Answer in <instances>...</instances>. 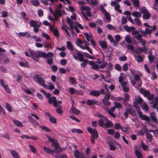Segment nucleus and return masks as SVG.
<instances>
[{
    "instance_id": "6e6552de",
    "label": "nucleus",
    "mask_w": 158,
    "mask_h": 158,
    "mask_svg": "<svg viewBox=\"0 0 158 158\" xmlns=\"http://www.w3.org/2000/svg\"><path fill=\"white\" fill-rule=\"evenodd\" d=\"M80 10L83 12L84 11H86L85 14L89 17H91L92 15V14L90 11L91 8L89 7L86 6H80Z\"/></svg>"
},
{
    "instance_id": "0e129e2a",
    "label": "nucleus",
    "mask_w": 158,
    "mask_h": 158,
    "mask_svg": "<svg viewBox=\"0 0 158 158\" xmlns=\"http://www.w3.org/2000/svg\"><path fill=\"white\" fill-rule=\"evenodd\" d=\"M115 69L117 70L121 71L122 69V68L121 66L118 64H116L115 65Z\"/></svg>"
},
{
    "instance_id": "a18cd8bd",
    "label": "nucleus",
    "mask_w": 158,
    "mask_h": 158,
    "mask_svg": "<svg viewBox=\"0 0 158 158\" xmlns=\"http://www.w3.org/2000/svg\"><path fill=\"white\" fill-rule=\"evenodd\" d=\"M31 3L34 6H37L40 5V2L38 0H34L31 2Z\"/></svg>"
},
{
    "instance_id": "680f3d73",
    "label": "nucleus",
    "mask_w": 158,
    "mask_h": 158,
    "mask_svg": "<svg viewBox=\"0 0 158 158\" xmlns=\"http://www.w3.org/2000/svg\"><path fill=\"white\" fill-rule=\"evenodd\" d=\"M55 157L56 158H67V156L65 154L60 155H57Z\"/></svg>"
},
{
    "instance_id": "f257e3e1",
    "label": "nucleus",
    "mask_w": 158,
    "mask_h": 158,
    "mask_svg": "<svg viewBox=\"0 0 158 158\" xmlns=\"http://www.w3.org/2000/svg\"><path fill=\"white\" fill-rule=\"evenodd\" d=\"M29 51L32 56V59L36 61L39 60V57H43L46 59L47 57H53L54 55L53 53L52 52L46 53L44 52L38 51L36 52L31 49H29Z\"/></svg>"
},
{
    "instance_id": "c756f323",
    "label": "nucleus",
    "mask_w": 158,
    "mask_h": 158,
    "mask_svg": "<svg viewBox=\"0 0 158 158\" xmlns=\"http://www.w3.org/2000/svg\"><path fill=\"white\" fill-rule=\"evenodd\" d=\"M127 84V82L126 81H124L121 83V85L125 92H127L129 90V88L126 86Z\"/></svg>"
},
{
    "instance_id": "bb28decb",
    "label": "nucleus",
    "mask_w": 158,
    "mask_h": 158,
    "mask_svg": "<svg viewBox=\"0 0 158 158\" xmlns=\"http://www.w3.org/2000/svg\"><path fill=\"white\" fill-rule=\"evenodd\" d=\"M66 47L71 51H73L74 50V48L71 43L69 41L66 42Z\"/></svg>"
},
{
    "instance_id": "8fccbe9b",
    "label": "nucleus",
    "mask_w": 158,
    "mask_h": 158,
    "mask_svg": "<svg viewBox=\"0 0 158 158\" xmlns=\"http://www.w3.org/2000/svg\"><path fill=\"white\" fill-rule=\"evenodd\" d=\"M52 57H47V62L49 64L51 65L53 64V59L52 58Z\"/></svg>"
},
{
    "instance_id": "3c124183",
    "label": "nucleus",
    "mask_w": 158,
    "mask_h": 158,
    "mask_svg": "<svg viewBox=\"0 0 158 158\" xmlns=\"http://www.w3.org/2000/svg\"><path fill=\"white\" fill-rule=\"evenodd\" d=\"M83 55L89 58V59H94V57L90 55L89 54L87 53L84 52L83 53Z\"/></svg>"
},
{
    "instance_id": "09e8293b",
    "label": "nucleus",
    "mask_w": 158,
    "mask_h": 158,
    "mask_svg": "<svg viewBox=\"0 0 158 158\" xmlns=\"http://www.w3.org/2000/svg\"><path fill=\"white\" fill-rule=\"evenodd\" d=\"M73 133L76 132L77 134H81L83 133V131L80 129H73L71 130Z\"/></svg>"
},
{
    "instance_id": "4be33fe9",
    "label": "nucleus",
    "mask_w": 158,
    "mask_h": 158,
    "mask_svg": "<svg viewBox=\"0 0 158 158\" xmlns=\"http://www.w3.org/2000/svg\"><path fill=\"white\" fill-rule=\"evenodd\" d=\"M79 27V28L81 29H82L83 28V26L80 24L79 23H76L75 24L74 26V28H75V31L77 33H79L80 31L79 29L77 28V27Z\"/></svg>"
},
{
    "instance_id": "a19ab883",
    "label": "nucleus",
    "mask_w": 158,
    "mask_h": 158,
    "mask_svg": "<svg viewBox=\"0 0 158 158\" xmlns=\"http://www.w3.org/2000/svg\"><path fill=\"white\" fill-rule=\"evenodd\" d=\"M134 56L136 60L138 62H141L143 60V57L141 56L138 55L136 56L135 55H134Z\"/></svg>"
},
{
    "instance_id": "13d9d810",
    "label": "nucleus",
    "mask_w": 158,
    "mask_h": 158,
    "mask_svg": "<svg viewBox=\"0 0 158 158\" xmlns=\"http://www.w3.org/2000/svg\"><path fill=\"white\" fill-rule=\"evenodd\" d=\"M85 35L86 37V38L88 41H89L91 39H92V36L91 35H89L87 33H85Z\"/></svg>"
},
{
    "instance_id": "393cba45",
    "label": "nucleus",
    "mask_w": 158,
    "mask_h": 158,
    "mask_svg": "<svg viewBox=\"0 0 158 158\" xmlns=\"http://www.w3.org/2000/svg\"><path fill=\"white\" fill-rule=\"evenodd\" d=\"M48 85L46 84V86H44L43 87L48 89L52 90L55 88V86L51 82H48L47 83Z\"/></svg>"
},
{
    "instance_id": "2f4dec72",
    "label": "nucleus",
    "mask_w": 158,
    "mask_h": 158,
    "mask_svg": "<svg viewBox=\"0 0 158 158\" xmlns=\"http://www.w3.org/2000/svg\"><path fill=\"white\" fill-rule=\"evenodd\" d=\"M19 64L21 67L27 68L29 67L28 62L27 61L20 62L19 63Z\"/></svg>"
},
{
    "instance_id": "2eb2a0df",
    "label": "nucleus",
    "mask_w": 158,
    "mask_h": 158,
    "mask_svg": "<svg viewBox=\"0 0 158 158\" xmlns=\"http://www.w3.org/2000/svg\"><path fill=\"white\" fill-rule=\"evenodd\" d=\"M64 11L62 10H58L56 9L55 10L54 13V15L56 18L61 16L62 14L64 13Z\"/></svg>"
},
{
    "instance_id": "f03ea898",
    "label": "nucleus",
    "mask_w": 158,
    "mask_h": 158,
    "mask_svg": "<svg viewBox=\"0 0 158 158\" xmlns=\"http://www.w3.org/2000/svg\"><path fill=\"white\" fill-rule=\"evenodd\" d=\"M87 130L88 132L91 134L90 139L92 144L94 143L95 139L98 138V135L97 131L96 129H92L90 127H87Z\"/></svg>"
},
{
    "instance_id": "49530a36",
    "label": "nucleus",
    "mask_w": 158,
    "mask_h": 158,
    "mask_svg": "<svg viewBox=\"0 0 158 158\" xmlns=\"http://www.w3.org/2000/svg\"><path fill=\"white\" fill-rule=\"evenodd\" d=\"M114 106L115 108L120 109L122 108V106L121 104L119 102H114Z\"/></svg>"
},
{
    "instance_id": "20e7f679",
    "label": "nucleus",
    "mask_w": 158,
    "mask_h": 158,
    "mask_svg": "<svg viewBox=\"0 0 158 158\" xmlns=\"http://www.w3.org/2000/svg\"><path fill=\"white\" fill-rule=\"evenodd\" d=\"M48 140L49 141L51 142V145L54 147L56 149L59 150L58 152H60L64 150V149H63L60 148L57 142L56 139H52L50 137H49Z\"/></svg>"
},
{
    "instance_id": "e2e57ef3",
    "label": "nucleus",
    "mask_w": 158,
    "mask_h": 158,
    "mask_svg": "<svg viewBox=\"0 0 158 158\" xmlns=\"http://www.w3.org/2000/svg\"><path fill=\"white\" fill-rule=\"evenodd\" d=\"M39 126L43 130L45 131L46 132H48L50 131L49 129L48 128L45 126H41L40 125H39Z\"/></svg>"
},
{
    "instance_id": "0eeeda50",
    "label": "nucleus",
    "mask_w": 158,
    "mask_h": 158,
    "mask_svg": "<svg viewBox=\"0 0 158 158\" xmlns=\"http://www.w3.org/2000/svg\"><path fill=\"white\" fill-rule=\"evenodd\" d=\"M110 98V94L109 93L106 94L104 98L102 99V101L103 104L107 106H110L111 102L109 100Z\"/></svg>"
},
{
    "instance_id": "423d86ee",
    "label": "nucleus",
    "mask_w": 158,
    "mask_h": 158,
    "mask_svg": "<svg viewBox=\"0 0 158 158\" xmlns=\"http://www.w3.org/2000/svg\"><path fill=\"white\" fill-rule=\"evenodd\" d=\"M135 105V108L139 114V117L142 120L147 121L149 122L150 120L149 117L145 115L142 114V112L140 111L141 110L140 108L139 107L136 106V105Z\"/></svg>"
},
{
    "instance_id": "72a5a7b5",
    "label": "nucleus",
    "mask_w": 158,
    "mask_h": 158,
    "mask_svg": "<svg viewBox=\"0 0 158 158\" xmlns=\"http://www.w3.org/2000/svg\"><path fill=\"white\" fill-rule=\"evenodd\" d=\"M11 154L14 158H19V155L17 152L14 150L11 151Z\"/></svg>"
},
{
    "instance_id": "774afa93",
    "label": "nucleus",
    "mask_w": 158,
    "mask_h": 158,
    "mask_svg": "<svg viewBox=\"0 0 158 158\" xmlns=\"http://www.w3.org/2000/svg\"><path fill=\"white\" fill-rule=\"evenodd\" d=\"M135 22L138 26H141V23L140 22V20L137 18H135L134 19Z\"/></svg>"
},
{
    "instance_id": "cd10ccee",
    "label": "nucleus",
    "mask_w": 158,
    "mask_h": 158,
    "mask_svg": "<svg viewBox=\"0 0 158 158\" xmlns=\"http://www.w3.org/2000/svg\"><path fill=\"white\" fill-rule=\"evenodd\" d=\"M124 28L128 32H129L135 30V28L133 26L129 27L126 25L124 26Z\"/></svg>"
},
{
    "instance_id": "f8f14e48",
    "label": "nucleus",
    "mask_w": 158,
    "mask_h": 158,
    "mask_svg": "<svg viewBox=\"0 0 158 158\" xmlns=\"http://www.w3.org/2000/svg\"><path fill=\"white\" fill-rule=\"evenodd\" d=\"M135 153L137 158H143V156L142 153L140 152V149L137 146L134 147Z\"/></svg>"
},
{
    "instance_id": "7c9ffc66",
    "label": "nucleus",
    "mask_w": 158,
    "mask_h": 158,
    "mask_svg": "<svg viewBox=\"0 0 158 158\" xmlns=\"http://www.w3.org/2000/svg\"><path fill=\"white\" fill-rule=\"evenodd\" d=\"M105 118L106 117H103L102 118L99 119L98 121V125L101 127H103L104 125V123L105 122Z\"/></svg>"
},
{
    "instance_id": "412c9836",
    "label": "nucleus",
    "mask_w": 158,
    "mask_h": 158,
    "mask_svg": "<svg viewBox=\"0 0 158 158\" xmlns=\"http://www.w3.org/2000/svg\"><path fill=\"white\" fill-rule=\"evenodd\" d=\"M105 122L104 125L105 127L106 128H109L111 127L113 125V124L107 118H105Z\"/></svg>"
},
{
    "instance_id": "a878e982",
    "label": "nucleus",
    "mask_w": 158,
    "mask_h": 158,
    "mask_svg": "<svg viewBox=\"0 0 158 158\" xmlns=\"http://www.w3.org/2000/svg\"><path fill=\"white\" fill-rule=\"evenodd\" d=\"M89 64L92 66V68L94 69H98L99 68V66L95 64L94 62L92 61H89L88 62Z\"/></svg>"
},
{
    "instance_id": "4468645a",
    "label": "nucleus",
    "mask_w": 158,
    "mask_h": 158,
    "mask_svg": "<svg viewBox=\"0 0 158 158\" xmlns=\"http://www.w3.org/2000/svg\"><path fill=\"white\" fill-rule=\"evenodd\" d=\"M0 83L2 86L4 88L6 92L9 93H10V90L8 86L7 85H5V84L4 81L3 79H0Z\"/></svg>"
},
{
    "instance_id": "473e14b6",
    "label": "nucleus",
    "mask_w": 158,
    "mask_h": 158,
    "mask_svg": "<svg viewBox=\"0 0 158 158\" xmlns=\"http://www.w3.org/2000/svg\"><path fill=\"white\" fill-rule=\"evenodd\" d=\"M105 110L107 112L108 114L111 116L112 117L114 118L116 117V115L113 112L110 111V110L106 107H104Z\"/></svg>"
},
{
    "instance_id": "f3484780",
    "label": "nucleus",
    "mask_w": 158,
    "mask_h": 158,
    "mask_svg": "<svg viewBox=\"0 0 158 158\" xmlns=\"http://www.w3.org/2000/svg\"><path fill=\"white\" fill-rule=\"evenodd\" d=\"M89 94L90 95L96 97L100 95V93L99 90H91Z\"/></svg>"
},
{
    "instance_id": "c9c22d12",
    "label": "nucleus",
    "mask_w": 158,
    "mask_h": 158,
    "mask_svg": "<svg viewBox=\"0 0 158 158\" xmlns=\"http://www.w3.org/2000/svg\"><path fill=\"white\" fill-rule=\"evenodd\" d=\"M150 116L152 120L156 122L157 120L156 118V114L154 112H152L150 113Z\"/></svg>"
},
{
    "instance_id": "9d476101",
    "label": "nucleus",
    "mask_w": 158,
    "mask_h": 158,
    "mask_svg": "<svg viewBox=\"0 0 158 158\" xmlns=\"http://www.w3.org/2000/svg\"><path fill=\"white\" fill-rule=\"evenodd\" d=\"M125 106L127 108V109L126 110V111H127L130 114L132 115H136V113L135 111L132 109V106L128 104H126Z\"/></svg>"
},
{
    "instance_id": "4d7b16f0",
    "label": "nucleus",
    "mask_w": 158,
    "mask_h": 158,
    "mask_svg": "<svg viewBox=\"0 0 158 158\" xmlns=\"http://www.w3.org/2000/svg\"><path fill=\"white\" fill-rule=\"evenodd\" d=\"M146 137L148 141H149L150 142H151L152 139V135H151L148 133L146 134Z\"/></svg>"
},
{
    "instance_id": "ddd939ff",
    "label": "nucleus",
    "mask_w": 158,
    "mask_h": 158,
    "mask_svg": "<svg viewBox=\"0 0 158 158\" xmlns=\"http://www.w3.org/2000/svg\"><path fill=\"white\" fill-rule=\"evenodd\" d=\"M141 12L143 14V18L144 19H147L149 18L150 14L148 12L147 9H143L142 10Z\"/></svg>"
},
{
    "instance_id": "6ab92c4d",
    "label": "nucleus",
    "mask_w": 158,
    "mask_h": 158,
    "mask_svg": "<svg viewBox=\"0 0 158 158\" xmlns=\"http://www.w3.org/2000/svg\"><path fill=\"white\" fill-rule=\"evenodd\" d=\"M154 101H152L150 102V104H152V107L154 109L156 108L157 104H158V98L156 97L154 99Z\"/></svg>"
},
{
    "instance_id": "a211bd4d",
    "label": "nucleus",
    "mask_w": 158,
    "mask_h": 158,
    "mask_svg": "<svg viewBox=\"0 0 158 158\" xmlns=\"http://www.w3.org/2000/svg\"><path fill=\"white\" fill-rule=\"evenodd\" d=\"M87 104L88 105H93L94 104L98 105L99 102L95 100L89 99L87 101Z\"/></svg>"
},
{
    "instance_id": "9b49d317",
    "label": "nucleus",
    "mask_w": 158,
    "mask_h": 158,
    "mask_svg": "<svg viewBox=\"0 0 158 158\" xmlns=\"http://www.w3.org/2000/svg\"><path fill=\"white\" fill-rule=\"evenodd\" d=\"M111 6H114V9L120 13H122V10L119 9L120 7V5L117 2L114 1L111 2L110 3Z\"/></svg>"
},
{
    "instance_id": "5701e85b",
    "label": "nucleus",
    "mask_w": 158,
    "mask_h": 158,
    "mask_svg": "<svg viewBox=\"0 0 158 158\" xmlns=\"http://www.w3.org/2000/svg\"><path fill=\"white\" fill-rule=\"evenodd\" d=\"M72 113L75 114H79L81 113L80 110L77 109L75 107H74L73 106H72L71 109V111Z\"/></svg>"
},
{
    "instance_id": "c85d7f7f",
    "label": "nucleus",
    "mask_w": 158,
    "mask_h": 158,
    "mask_svg": "<svg viewBox=\"0 0 158 158\" xmlns=\"http://www.w3.org/2000/svg\"><path fill=\"white\" fill-rule=\"evenodd\" d=\"M67 23L69 25L70 28H74L76 23L72 21L69 18L67 19Z\"/></svg>"
},
{
    "instance_id": "7ed1b4c3",
    "label": "nucleus",
    "mask_w": 158,
    "mask_h": 158,
    "mask_svg": "<svg viewBox=\"0 0 158 158\" xmlns=\"http://www.w3.org/2000/svg\"><path fill=\"white\" fill-rule=\"evenodd\" d=\"M30 26L33 27V31L35 33H37L39 31V28L41 25V23L35 21L33 20H31L29 23Z\"/></svg>"
},
{
    "instance_id": "052dcab7",
    "label": "nucleus",
    "mask_w": 158,
    "mask_h": 158,
    "mask_svg": "<svg viewBox=\"0 0 158 158\" xmlns=\"http://www.w3.org/2000/svg\"><path fill=\"white\" fill-rule=\"evenodd\" d=\"M27 34V32L26 31L24 32H20L18 34V36L19 37H23L25 36Z\"/></svg>"
},
{
    "instance_id": "4c0bfd02",
    "label": "nucleus",
    "mask_w": 158,
    "mask_h": 158,
    "mask_svg": "<svg viewBox=\"0 0 158 158\" xmlns=\"http://www.w3.org/2000/svg\"><path fill=\"white\" fill-rule=\"evenodd\" d=\"M140 91L142 93L145 97H147L149 95L150 93L149 91L145 89H141Z\"/></svg>"
},
{
    "instance_id": "c03bdc74",
    "label": "nucleus",
    "mask_w": 158,
    "mask_h": 158,
    "mask_svg": "<svg viewBox=\"0 0 158 158\" xmlns=\"http://www.w3.org/2000/svg\"><path fill=\"white\" fill-rule=\"evenodd\" d=\"M13 122L16 125L20 127H22L23 126V125L22 123L18 120H13Z\"/></svg>"
},
{
    "instance_id": "aec40b11",
    "label": "nucleus",
    "mask_w": 158,
    "mask_h": 158,
    "mask_svg": "<svg viewBox=\"0 0 158 158\" xmlns=\"http://www.w3.org/2000/svg\"><path fill=\"white\" fill-rule=\"evenodd\" d=\"M74 156L76 158H85L84 156L81 153L79 152L77 150L75 151Z\"/></svg>"
},
{
    "instance_id": "ea45409f",
    "label": "nucleus",
    "mask_w": 158,
    "mask_h": 158,
    "mask_svg": "<svg viewBox=\"0 0 158 158\" xmlns=\"http://www.w3.org/2000/svg\"><path fill=\"white\" fill-rule=\"evenodd\" d=\"M125 41L127 43L131 44L132 43V40L131 39L130 36L129 35H127L126 36L125 38Z\"/></svg>"
},
{
    "instance_id": "1a4fd4ad",
    "label": "nucleus",
    "mask_w": 158,
    "mask_h": 158,
    "mask_svg": "<svg viewBox=\"0 0 158 158\" xmlns=\"http://www.w3.org/2000/svg\"><path fill=\"white\" fill-rule=\"evenodd\" d=\"M48 102L50 104L53 103V106L55 107H61L60 105H58L57 103L56 99L55 97H51L49 98L48 100Z\"/></svg>"
},
{
    "instance_id": "dca6fc26",
    "label": "nucleus",
    "mask_w": 158,
    "mask_h": 158,
    "mask_svg": "<svg viewBox=\"0 0 158 158\" xmlns=\"http://www.w3.org/2000/svg\"><path fill=\"white\" fill-rule=\"evenodd\" d=\"M143 100L141 97L138 96L136 97V98L135 99V101H134V106L135 107V105H136V106H137V105L138 103L141 104Z\"/></svg>"
},
{
    "instance_id": "58836bf2",
    "label": "nucleus",
    "mask_w": 158,
    "mask_h": 158,
    "mask_svg": "<svg viewBox=\"0 0 158 158\" xmlns=\"http://www.w3.org/2000/svg\"><path fill=\"white\" fill-rule=\"evenodd\" d=\"M106 19L107 23L110 22L111 21V17L110 15L107 12L104 14Z\"/></svg>"
},
{
    "instance_id": "37998d69",
    "label": "nucleus",
    "mask_w": 158,
    "mask_h": 158,
    "mask_svg": "<svg viewBox=\"0 0 158 158\" xmlns=\"http://www.w3.org/2000/svg\"><path fill=\"white\" fill-rule=\"evenodd\" d=\"M132 1L134 6L136 7H138L139 6V0H131Z\"/></svg>"
},
{
    "instance_id": "864d4df0",
    "label": "nucleus",
    "mask_w": 158,
    "mask_h": 158,
    "mask_svg": "<svg viewBox=\"0 0 158 158\" xmlns=\"http://www.w3.org/2000/svg\"><path fill=\"white\" fill-rule=\"evenodd\" d=\"M127 47L129 49L131 50L132 52H134L135 49L133 46L130 44H128L127 45Z\"/></svg>"
},
{
    "instance_id": "bf43d9fd",
    "label": "nucleus",
    "mask_w": 158,
    "mask_h": 158,
    "mask_svg": "<svg viewBox=\"0 0 158 158\" xmlns=\"http://www.w3.org/2000/svg\"><path fill=\"white\" fill-rule=\"evenodd\" d=\"M99 8L103 14L107 12V11L105 10L103 6L101 4L99 6Z\"/></svg>"
},
{
    "instance_id": "338daca9",
    "label": "nucleus",
    "mask_w": 158,
    "mask_h": 158,
    "mask_svg": "<svg viewBox=\"0 0 158 158\" xmlns=\"http://www.w3.org/2000/svg\"><path fill=\"white\" fill-rule=\"evenodd\" d=\"M38 14L39 17H41L43 15V11L41 9H39L38 11Z\"/></svg>"
},
{
    "instance_id": "e433bc0d",
    "label": "nucleus",
    "mask_w": 158,
    "mask_h": 158,
    "mask_svg": "<svg viewBox=\"0 0 158 158\" xmlns=\"http://www.w3.org/2000/svg\"><path fill=\"white\" fill-rule=\"evenodd\" d=\"M43 149L46 152L50 154H52L54 152V151L53 150L47 148L45 146H44V147Z\"/></svg>"
},
{
    "instance_id": "de8ad7c7",
    "label": "nucleus",
    "mask_w": 158,
    "mask_h": 158,
    "mask_svg": "<svg viewBox=\"0 0 158 158\" xmlns=\"http://www.w3.org/2000/svg\"><path fill=\"white\" fill-rule=\"evenodd\" d=\"M124 98L123 100L124 102H127L129 100L130 96L129 94L126 93H125L124 94Z\"/></svg>"
},
{
    "instance_id": "603ef678",
    "label": "nucleus",
    "mask_w": 158,
    "mask_h": 158,
    "mask_svg": "<svg viewBox=\"0 0 158 158\" xmlns=\"http://www.w3.org/2000/svg\"><path fill=\"white\" fill-rule=\"evenodd\" d=\"M6 107L7 110L10 112H12V109L10 106L7 103H6Z\"/></svg>"
},
{
    "instance_id": "f704fd0d",
    "label": "nucleus",
    "mask_w": 158,
    "mask_h": 158,
    "mask_svg": "<svg viewBox=\"0 0 158 158\" xmlns=\"http://www.w3.org/2000/svg\"><path fill=\"white\" fill-rule=\"evenodd\" d=\"M132 15L133 17H135L137 18L140 17L141 15V12L137 11H135L132 13Z\"/></svg>"
},
{
    "instance_id": "69168bd1",
    "label": "nucleus",
    "mask_w": 158,
    "mask_h": 158,
    "mask_svg": "<svg viewBox=\"0 0 158 158\" xmlns=\"http://www.w3.org/2000/svg\"><path fill=\"white\" fill-rule=\"evenodd\" d=\"M122 127L120 124L118 123H116L114 124V128L116 130H118L119 129H121Z\"/></svg>"
},
{
    "instance_id": "b1692460",
    "label": "nucleus",
    "mask_w": 158,
    "mask_h": 158,
    "mask_svg": "<svg viewBox=\"0 0 158 158\" xmlns=\"http://www.w3.org/2000/svg\"><path fill=\"white\" fill-rule=\"evenodd\" d=\"M98 43L99 45L103 49H106L107 47V44L105 41H100Z\"/></svg>"
},
{
    "instance_id": "6e6d98bb",
    "label": "nucleus",
    "mask_w": 158,
    "mask_h": 158,
    "mask_svg": "<svg viewBox=\"0 0 158 158\" xmlns=\"http://www.w3.org/2000/svg\"><path fill=\"white\" fill-rule=\"evenodd\" d=\"M98 2V0H91L89 4L92 5H95L97 4Z\"/></svg>"
},
{
    "instance_id": "79ce46f5",
    "label": "nucleus",
    "mask_w": 158,
    "mask_h": 158,
    "mask_svg": "<svg viewBox=\"0 0 158 158\" xmlns=\"http://www.w3.org/2000/svg\"><path fill=\"white\" fill-rule=\"evenodd\" d=\"M129 129V127L128 126L126 127H122L121 129L123 132L127 134L128 133V131Z\"/></svg>"
},
{
    "instance_id": "39448f33",
    "label": "nucleus",
    "mask_w": 158,
    "mask_h": 158,
    "mask_svg": "<svg viewBox=\"0 0 158 158\" xmlns=\"http://www.w3.org/2000/svg\"><path fill=\"white\" fill-rule=\"evenodd\" d=\"M33 78L36 83H38L39 85L43 86H46V83L44 79L38 74L35 75L33 76Z\"/></svg>"
},
{
    "instance_id": "5fc2aeb1",
    "label": "nucleus",
    "mask_w": 158,
    "mask_h": 158,
    "mask_svg": "<svg viewBox=\"0 0 158 158\" xmlns=\"http://www.w3.org/2000/svg\"><path fill=\"white\" fill-rule=\"evenodd\" d=\"M142 109L144 110L145 111H147L148 110V107L147 105L144 103L141 106Z\"/></svg>"
}]
</instances>
